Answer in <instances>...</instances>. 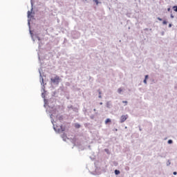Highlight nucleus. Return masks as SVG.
Here are the masks:
<instances>
[{
  "label": "nucleus",
  "mask_w": 177,
  "mask_h": 177,
  "mask_svg": "<svg viewBox=\"0 0 177 177\" xmlns=\"http://www.w3.org/2000/svg\"><path fill=\"white\" fill-rule=\"evenodd\" d=\"M50 80L53 84H59L60 82V77L56 75L55 77H52Z\"/></svg>",
  "instance_id": "1"
},
{
  "label": "nucleus",
  "mask_w": 177,
  "mask_h": 177,
  "mask_svg": "<svg viewBox=\"0 0 177 177\" xmlns=\"http://www.w3.org/2000/svg\"><path fill=\"white\" fill-rule=\"evenodd\" d=\"M127 120H128V115H122L120 117V122H121V124H122V122H125V121H127Z\"/></svg>",
  "instance_id": "2"
},
{
  "label": "nucleus",
  "mask_w": 177,
  "mask_h": 177,
  "mask_svg": "<svg viewBox=\"0 0 177 177\" xmlns=\"http://www.w3.org/2000/svg\"><path fill=\"white\" fill-rule=\"evenodd\" d=\"M74 127H75V128H76V129H80V128H81V125H80V124H78V123H75V124H74Z\"/></svg>",
  "instance_id": "3"
},
{
  "label": "nucleus",
  "mask_w": 177,
  "mask_h": 177,
  "mask_svg": "<svg viewBox=\"0 0 177 177\" xmlns=\"http://www.w3.org/2000/svg\"><path fill=\"white\" fill-rule=\"evenodd\" d=\"M109 122H111V120H110L109 118H107V119L105 120V124H109Z\"/></svg>",
  "instance_id": "4"
},
{
  "label": "nucleus",
  "mask_w": 177,
  "mask_h": 177,
  "mask_svg": "<svg viewBox=\"0 0 177 177\" xmlns=\"http://www.w3.org/2000/svg\"><path fill=\"white\" fill-rule=\"evenodd\" d=\"M115 175H120V171L115 169Z\"/></svg>",
  "instance_id": "5"
},
{
  "label": "nucleus",
  "mask_w": 177,
  "mask_h": 177,
  "mask_svg": "<svg viewBox=\"0 0 177 177\" xmlns=\"http://www.w3.org/2000/svg\"><path fill=\"white\" fill-rule=\"evenodd\" d=\"M173 9H174V12H177V6H174L173 7Z\"/></svg>",
  "instance_id": "6"
},
{
  "label": "nucleus",
  "mask_w": 177,
  "mask_h": 177,
  "mask_svg": "<svg viewBox=\"0 0 177 177\" xmlns=\"http://www.w3.org/2000/svg\"><path fill=\"white\" fill-rule=\"evenodd\" d=\"M118 93H121V92H122V88H118Z\"/></svg>",
  "instance_id": "7"
},
{
  "label": "nucleus",
  "mask_w": 177,
  "mask_h": 177,
  "mask_svg": "<svg viewBox=\"0 0 177 177\" xmlns=\"http://www.w3.org/2000/svg\"><path fill=\"white\" fill-rule=\"evenodd\" d=\"M167 23H168V22H167V21H163L162 24H163V25H167Z\"/></svg>",
  "instance_id": "8"
},
{
  "label": "nucleus",
  "mask_w": 177,
  "mask_h": 177,
  "mask_svg": "<svg viewBox=\"0 0 177 177\" xmlns=\"http://www.w3.org/2000/svg\"><path fill=\"white\" fill-rule=\"evenodd\" d=\"M99 93H100V95H99V97H100V99H102V92H100V91H99Z\"/></svg>",
  "instance_id": "9"
},
{
  "label": "nucleus",
  "mask_w": 177,
  "mask_h": 177,
  "mask_svg": "<svg viewBox=\"0 0 177 177\" xmlns=\"http://www.w3.org/2000/svg\"><path fill=\"white\" fill-rule=\"evenodd\" d=\"M168 143H169V145H171V143H172V140H169Z\"/></svg>",
  "instance_id": "10"
},
{
  "label": "nucleus",
  "mask_w": 177,
  "mask_h": 177,
  "mask_svg": "<svg viewBox=\"0 0 177 177\" xmlns=\"http://www.w3.org/2000/svg\"><path fill=\"white\" fill-rule=\"evenodd\" d=\"M94 2H95V3L97 5L99 3V1L97 0H93Z\"/></svg>",
  "instance_id": "11"
},
{
  "label": "nucleus",
  "mask_w": 177,
  "mask_h": 177,
  "mask_svg": "<svg viewBox=\"0 0 177 177\" xmlns=\"http://www.w3.org/2000/svg\"><path fill=\"white\" fill-rule=\"evenodd\" d=\"M158 20H159V21H162V19L158 17Z\"/></svg>",
  "instance_id": "12"
},
{
  "label": "nucleus",
  "mask_w": 177,
  "mask_h": 177,
  "mask_svg": "<svg viewBox=\"0 0 177 177\" xmlns=\"http://www.w3.org/2000/svg\"><path fill=\"white\" fill-rule=\"evenodd\" d=\"M144 84H147V80L146 79L144 80Z\"/></svg>",
  "instance_id": "13"
},
{
  "label": "nucleus",
  "mask_w": 177,
  "mask_h": 177,
  "mask_svg": "<svg viewBox=\"0 0 177 177\" xmlns=\"http://www.w3.org/2000/svg\"><path fill=\"white\" fill-rule=\"evenodd\" d=\"M122 103H125L126 104H127L128 102L127 101H123Z\"/></svg>",
  "instance_id": "14"
},
{
  "label": "nucleus",
  "mask_w": 177,
  "mask_h": 177,
  "mask_svg": "<svg viewBox=\"0 0 177 177\" xmlns=\"http://www.w3.org/2000/svg\"><path fill=\"white\" fill-rule=\"evenodd\" d=\"M147 78H149V75H145V80H147Z\"/></svg>",
  "instance_id": "15"
},
{
  "label": "nucleus",
  "mask_w": 177,
  "mask_h": 177,
  "mask_svg": "<svg viewBox=\"0 0 177 177\" xmlns=\"http://www.w3.org/2000/svg\"><path fill=\"white\" fill-rule=\"evenodd\" d=\"M173 175H177L176 171H174Z\"/></svg>",
  "instance_id": "16"
},
{
  "label": "nucleus",
  "mask_w": 177,
  "mask_h": 177,
  "mask_svg": "<svg viewBox=\"0 0 177 177\" xmlns=\"http://www.w3.org/2000/svg\"><path fill=\"white\" fill-rule=\"evenodd\" d=\"M169 28L172 27V24H169Z\"/></svg>",
  "instance_id": "17"
},
{
  "label": "nucleus",
  "mask_w": 177,
  "mask_h": 177,
  "mask_svg": "<svg viewBox=\"0 0 177 177\" xmlns=\"http://www.w3.org/2000/svg\"><path fill=\"white\" fill-rule=\"evenodd\" d=\"M167 10L169 11V12H171V8H167Z\"/></svg>",
  "instance_id": "18"
},
{
  "label": "nucleus",
  "mask_w": 177,
  "mask_h": 177,
  "mask_svg": "<svg viewBox=\"0 0 177 177\" xmlns=\"http://www.w3.org/2000/svg\"><path fill=\"white\" fill-rule=\"evenodd\" d=\"M105 151H106V153H108L109 149H105Z\"/></svg>",
  "instance_id": "19"
},
{
  "label": "nucleus",
  "mask_w": 177,
  "mask_h": 177,
  "mask_svg": "<svg viewBox=\"0 0 177 177\" xmlns=\"http://www.w3.org/2000/svg\"><path fill=\"white\" fill-rule=\"evenodd\" d=\"M171 19H174V15H171Z\"/></svg>",
  "instance_id": "20"
}]
</instances>
